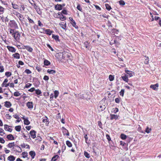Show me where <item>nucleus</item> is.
Returning a JSON list of instances; mask_svg holds the SVG:
<instances>
[{
  "label": "nucleus",
  "mask_w": 161,
  "mask_h": 161,
  "mask_svg": "<svg viewBox=\"0 0 161 161\" xmlns=\"http://www.w3.org/2000/svg\"><path fill=\"white\" fill-rule=\"evenodd\" d=\"M3 10H4V8L3 7L0 6V14H2L3 13Z\"/></svg>",
  "instance_id": "13d9d810"
},
{
  "label": "nucleus",
  "mask_w": 161,
  "mask_h": 161,
  "mask_svg": "<svg viewBox=\"0 0 161 161\" xmlns=\"http://www.w3.org/2000/svg\"><path fill=\"white\" fill-rule=\"evenodd\" d=\"M4 129L6 131H12L13 129L12 127L9 126L7 125H4Z\"/></svg>",
  "instance_id": "1a4fd4ad"
},
{
  "label": "nucleus",
  "mask_w": 161,
  "mask_h": 161,
  "mask_svg": "<svg viewBox=\"0 0 161 161\" xmlns=\"http://www.w3.org/2000/svg\"><path fill=\"white\" fill-rule=\"evenodd\" d=\"M84 155L85 156L88 158H90V155L89 153H88L86 151H84Z\"/></svg>",
  "instance_id": "f704fd0d"
},
{
  "label": "nucleus",
  "mask_w": 161,
  "mask_h": 161,
  "mask_svg": "<svg viewBox=\"0 0 161 161\" xmlns=\"http://www.w3.org/2000/svg\"><path fill=\"white\" fill-rule=\"evenodd\" d=\"M54 17L56 18H59V16H61V13H58V14L55 13L54 14Z\"/></svg>",
  "instance_id": "49530a36"
},
{
  "label": "nucleus",
  "mask_w": 161,
  "mask_h": 161,
  "mask_svg": "<svg viewBox=\"0 0 161 161\" xmlns=\"http://www.w3.org/2000/svg\"><path fill=\"white\" fill-rule=\"evenodd\" d=\"M60 26L64 29L65 30L66 28V23L65 22H61L59 23Z\"/></svg>",
  "instance_id": "4468645a"
},
{
  "label": "nucleus",
  "mask_w": 161,
  "mask_h": 161,
  "mask_svg": "<svg viewBox=\"0 0 161 161\" xmlns=\"http://www.w3.org/2000/svg\"><path fill=\"white\" fill-rule=\"evenodd\" d=\"M146 57V59H145V60L144 61V63H145V64H147L148 63V61H149L148 59H149V58H148V57Z\"/></svg>",
  "instance_id": "4d7b16f0"
},
{
  "label": "nucleus",
  "mask_w": 161,
  "mask_h": 161,
  "mask_svg": "<svg viewBox=\"0 0 161 161\" xmlns=\"http://www.w3.org/2000/svg\"><path fill=\"white\" fill-rule=\"evenodd\" d=\"M13 116L16 119H17V120H16V122H19L20 121H21V119L19 117L17 114H15Z\"/></svg>",
  "instance_id": "f8f14e48"
},
{
  "label": "nucleus",
  "mask_w": 161,
  "mask_h": 161,
  "mask_svg": "<svg viewBox=\"0 0 161 161\" xmlns=\"http://www.w3.org/2000/svg\"><path fill=\"white\" fill-rule=\"evenodd\" d=\"M24 48L26 49L30 52H31L33 50L32 48L31 47L28 46H24Z\"/></svg>",
  "instance_id": "2eb2a0df"
},
{
  "label": "nucleus",
  "mask_w": 161,
  "mask_h": 161,
  "mask_svg": "<svg viewBox=\"0 0 161 161\" xmlns=\"http://www.w3.org/2000/svg\"><path fill=\"white\" fill-rule=\"evenodd\" d=\"M61 13L63 14H66V15L67 14V11H66V10H63L61 12Z\"/></svg>",
  "instance_id": "774afa93"
},
{
  "label": "nucleus",
  "mask_w": 161,
  "mask_h": 161,
  "mask_svg": "<svg viewBox=\"0 0 161 161\" xmlns=\"http://www.w3.org/2000/svg\"><path fill=\"white\" fill-rule=\"evenodd\" d=\"M7 47L8 50L10 52H15L16 51L15 49L12 47L7 46Z\"/></svg>",
  "instance_id": "9d476101"
},
{
  "label": "nucleus",
  "mask_w": 161,
  "mask_h": 161,
  "mask_svg": "<svg viewBox=\"0 0 161 161\" xmlns=\"http://www.w3.org/2000/svg\"><path fill=\"white\" fill-rule=\"evenodd\" d=\"M43 79L45 80H49V77L45 75L43 77Z\"/></svg>",
  "instance_id": "0e129e2a"
},
{
  "label": "nucleus",
  "mask_w": 161,
  "mask_h": 161,
  "mask_svg": "<svg viewBox=\"0 0 161 161\" xmlns=\"http://www.w3.org/2000/svg\"><path fill=\"white\" fill-rule=\"evenodd\" d=\"M105 103L103 100L100 101L97 107L99 111H102L105 108Z\"/></svg>",
  "instance_id": "f257e3e1"
},
{
  "label": "nucleus",
  "mask_w": 161,
  "mask_h": 161,
  "mask_svg": "<svg viewBox=\"0 0 161 161\" xmlns=\"http://www.w3.org/2000/svg\"><path fill=\"white\" fill-rule=\"evenodd\" d=\"M9 32L10 34H12V35L13 36V34H14V33H15L14 30L12 29H10L9 30Z\"/></svg>",
  "instance_id": "e2e57ef3"
},
{
  "label": "nucleus",
  "mask_w": 161,
  "mask_h": 161,
  "mask_svg": "<svg viewBox=\"0 0 161 161\" xmlns=\"http://www.w3.org/2000/svg\"><path fill=\"white\" fill-rule=\"evenodd\" d=\"M72 20H71V24L72 25L75 27V28L77 29L78 28V27L77 25H76V23L75 22V21L72 18H71Z\"/></svg>",
  "instance_id": "412c9836"
},
{
  "label": "nucleus",
  "mask_w": 161,
  "mask_h": 161,
  "mask_svg": "<svg viewBox=\"0 0 161 161\" xmlns=\"http://www.w3.org/2000/svg\"><path fill=\"white\" fill-rule=\"evenodd\" d=\"M14 94L15 97H18L20 95V94L18 92H15Z\"/></svg>",
  "instance_id": "5fc2aeb1"
},
{
  "label": "nucleus",
  "mask_w": 161,
  "mask_h": 161,
  "mask_svg": "<svg viewBox=\"0 0 161 161\" xmlns=\"http://www.w3.org/2000/svg\"><path fill=\"white\" fill-rule=\"evenodd\" d=\"M4 68L3 66L0 65V72H3L4 71Z\"/></svg>",
  "instance_id": "603ef678"
},
{
  "label": "nucleus",
  "mask_w": 161,
  "mask_h": 161,
  "mask_svg": "<svg viewBox=\"0 0 161 161\" xmlns=\"http://www.w3.org/2000/svg\"><path fill=\"white\" fill-rule=\"evenodd\" d=\"M22 155L23 158H25L28 156L27 153L26 152H23L22 153Z\"/></svg>",
  "instance_id": "ea45409f"
},
{
  "label": "nucleus",
  "mask_w": 161,
  "mask_h": 161,
  "mask_svg": "<svg viewBox=\"0 0 161 161\" xmlns=\"http://www.w3.org/2000/svg\"><path fill=\"white\" fill-rule=\"evenodd\" d=\"M5 140L3 138L0 137V142L2 143H4L5 142Z\"/></svg>",
  "instance_id": "69168bd1"
},
{
  "label": "nucleus",
  "mask_w": 161,
  "mask_h": 161,
  "mask_svg": "<svg viewBox=\"0 0 161 161\" xmlns=\"http://www.w3.org/2000/svg\"><path fill=\"white\" fill-rule=\"evenodd\" d=\"M85 46V47L88 49H89V44L87 42H85L84 43Z\"/></svg>",
  "instance_id": "a19ab883"
},
{
  "label": "nucleus",
  "mask_w": 161,
  "mask_h": 161,
  "mask_svg": "<svg viewBox=\"0 0 161 161\" xmlns=\"http://www.w3.org/2000/svg\"><path fill=\"white\" fill-rule=\"evenodd\" d=\"M58 157L59 156L58 155H55L52 158L51 160L53 161H56Z\"/></svg>",
  "instance_id": "c9c22d12"
},
{
  "label": "nucleus",
  "mask_w": 161,
  "mask_h": 161,
  "mask_svg": "<svg viewBox=\"0 0 161 161\" xmlns=\"http://www.w3.org/2000/svg\"><path fill=\"white\" fill-rule=\"evenodd\" d=\"M109 79L110 81H112L114 79V76L112 75H109Z\"/></svg>",
  "instance_id": "79ce46f5"
},
{
  "label": "nucleus",
  "mask_w": 161,
  "mask_h": 161,
  "mask_svg": "<svg viewBox=\"0 0 161 161\" xmlns=\"http://www.w3.org/2000/svg\"><path fill=\"white\" fill-rule=\"evenodd\" d=\"M106 136L107 138L108 141H111V138L110 137V136L108 134H107L106 135Z\"/></svg>",
  "instance_id": "338daca9"
},
{
  "label": "nucleus",
  "mask_w": 161,
  "mask_h": 161,
  "mask_svg": "<svg viewBox=\"0 0 161 161\" xmlns=\"http://www.w3.org/2000/svg\"><path fill=\"white\" fill-rule=\"evenodd\" d=\"M15 146V143L14 142L9 143L8 145V147L9 148H12Z\"/></svg>",
  "instance_id": "7c9ffc66"
},
{
  "label": "nucleus",
  "mask_w": 161,
  "mask_h": 161,
  "mask_svg": "<svg viewBox=\"0 0 161 161\" xmlns=\"http://www.w3.org/2000/svg\"><path fill=\"white\" fill-rule=\"evenodd\" d=\"M158 87V84H156L154 85H152L150 86V88L155 90L156 89H157Z\"/></svg>",
  "instance_id": "9b49d317"
},
{
  "label": "nucleus",
  "mask_w": 161,
  "mask_h": 161,
  "mask_svg": "<svg viewBox=\"0 0 161 161\" xmlns=\"http://www.w3.org/2000/svg\"><path fill=\"white\" fill-rule=\"evenodd\" d=\"M110 117L111 119L113 120L114 119L116 120L118 118L119 116L117 115L111 114H110Z\"/></svg>",
  "instance_id": "39448f33"
},
{
  "label": "nucleus",
  "mask_w": 161,
  "mask_h": 161,
  "mask_svg": "<svg viewBox=\"0 0 161 161\" xmlns=\"http://www.w3.org/2000/svg\"><path fill=\"white\" fill-rule=\"evenodd\" d=\"M66 144L67 146L69 147H71L72 146V144L71 142L69 141H67L66 142Z\"/></svg>",
  "instance_id": "58836bf2"
},
{
  "label": "nucleus",
  "mask_w": 161,
  "mask_h": 161,
  "mask_svg": "<svg viewBox=\"0 0 161 161\" xmlns=\"http://www.w3.org/2000/svg\"><path fill=\"white\" fill-rule=\"evenodd\" d=\"M44 64L45 65L48 66L50 64V62L47 60L45 59L44 60Z\"/></svg>",
  "instance_id": "2f4dec72"
},
{
  "label": "nucleus",
  "mask_w": 161,
  "mask_h": 161,
  "mask_svg": "<svg viewBox=\"0 0 161 161\" xmlns=\"http://www.w3.org/2000/svg\"><path fill=\"white\" fill-rule=\"evenodd\" d=\"M59 93L58 91L55 90L54 91V97L55 98H56L58 96Z\"/></svg>",
  "instance_id": "72a5a7b5"
},
{
  "label": "nucleus",
  "mask_w": 161,
  "mask_h": 161,
  "mask_svg": "<svg viewBox=\"0 0 161 161\" xmlns=\"http://www.w3.org/2000/svg\"><path fill=\"white\" fill-rule=\"evenodd\" d=\"M119 4L120 5L123 6V5H124L125 4V2L123 0H120L119 1Z\"/></svg>",
  "instance_id": "a18cd8bd"
},
{
  "label": "nucleus",
  "mask_w": 161,
  "mask_h": 161,
  "mask_svg": "<svg viewBox=\"0 0 161 161\" xmlns=\"http://www.w3.org/2000/svg\"><path fill=\"white\" fill-rule=\"evenodd\" d=\"M105 6L106 9L108 11H109L112 8L111 6L108 4H105Z\"/></svg>",
  "instance_id": "e433bc0d"
},
{
  "label": "nucleus",
  "mask_w": 161,
  "mask_h": 161,
  "mask_svg": "<svg viewBox=\"0 0 161 161\" xmlns=\"http://www.w3.org/2000/svg\"><path fill=\"white\" fill-rule=\"evenodd\" d=\"M17 14V13H16ZM20 20L22 21L23 19V16L20 13H17L16 16Z\"/></svg>",
  "instance_id": "cd10ccee"
},
{
  "label": "nucleus",
  "mask_w": 161,
  "mask_h": 161,
  "mask_svg": "<svg viewBox=\"0 0 161 161\" xmlns=\"http://www.w3.org/2000/svg\"><path fill=\"white\" fill-rule=\"evenodd\" d=\"M22 119L24 120V124L26 125H28L30 124V122L28 120L27 118H25V116H23V117H22Z\"/></svg>",
  "instance_id": "20e7f679"
},
{
  "label": "nucleus",
  "mask_w": 161,
  "mask_h": 161,
  "mask_svg": "<svg viewBox=\"0 0 161 161\" xmlns=\"http://www.w3.org/2000/svg\"><path fill=\"white\" fill-rule=\"evenodd\" d=\"M44 31L45 33L49 35H51L53 31L49 29L44 30Z\"/></svg>",
  "instance_id": "6e6552de"
},
{
  "label": "nucleus",
  "mask_w": 161,
  "mask_h": 161,
  "mask_svg": "<svg viewBox=\"0 0 161 161\" xmlns=\"http://www.w3.org/2000/svg\"><path fill=\"white\" fill-rule=\"evenodd\" d=\"M21 127L20 125H18L16 126L15 128V129L16 131H20L21 129Z\"/></svg>",
  "instance_id": "09e8293b"
},
{
  "label": "nucleus",
  "mask_w": 161,
  "mask_h": 161,
  "mask_svg": "<svg viewBox=\"0 0 161 161\" xmlns=\"http://www.w3.org/2000/svg\"><path fill=\"white\" fill-rule=\"evenodd\" d=\"M34 5V8L36 9L37 13L39 14H41V13L40 9L38 8V7L37 6H36L35 5Z\"/></svg>",
  "instance_id": "c85d7f7f"
},
{
  "label": "nucleus",
  "mask_w": 161,
  "mask_h": 161,
  "mask_svg": "<svg viewBox=\"0 0 161 161\" xmlns=\"http://www.w3.org/2000/svg\"><path fill=\"white\" fill-rule=\"evenodd\" d=\"M12 7L15 9H19L18 6L15 4H14L13 3H12Z\"/></svg>",
  "instance_id": "c756f323"
},
{
  "label": "nucleus",
  "mask_w": 161,
  "mask_h": 161,
  "mask_svg": "<svg viewBox=\"0 0 161 161\" xmlns=\"http://www.w3.org/2000/svg\"><path fill=\"white\" fill-rule=\"evenodd\" d=\"M11 105V104L9 102L6 101L5 102L4 106L7 108H9Z\"/></svg>",
  "instance_id": "dca6fc26"
},
{
  "label": "nucleus",
  "mask_w": 161,
  "mask_h": 161,
  "mask_svg": "<svg viewBox=\"0 0 161 161\" xmlns=\"http://www.w3.org/2000/svg\"><path fill=\"white\" fill-rule=\"evenodd\" d=\"M125 72L127 75H129V77H131L134 74V73L132 71L126 69L125 70Z\"/></svg>",
  "instance_id": "423d86ee"
},
{
  "label": "nucleus",
  "mask_w": 161,
  "mask_h": 161,
  "mask_svg": "<svg viewBox=\"0 0 161 161\" xmlns=\"http://www.w3.org/2000/svg\"><path fill=\"white\" fill-rule=\"evenodd\" d=\"M25 72L27 74H30L31 73V72L29 69H26L25 70Z\"/></svg>",
  "instance_id": "6e6d98bb"
},
{
  "label": "nucleus",
  "mask_w": 161,
  "mask_h": 161,
  "mask_svg": "<svg viewBox=\"0 0 161 161\" xmlns=\"http://www.w3.org/2000/svg\"><path fill=\"white\" fill-rule=\"evenodd\" d=\"M120 137L123 140H125L127 136L124 134H122L120 135Z\"/></svg>",
  "instance_id": "37998d69"
},
{
  "label": "nucleus",
  "mask_w": 161,
  "mask_h": 161,
  "mask_svg": "<svg viewBox=\"0 0 161 161\" xmlns=\"http://www.w3.org/2000/svg\"><path fill=\"white\" fill-rule=\"evenodd\" d=\"M7 138L9 140H13L14 139V137L12 134H9L7 136Z\"/></svg>",
  "instance_id": "5701e85b"
},
{
  "label": "nucleus",
  "mask_w": 161,
  "mask_h": 161,
  "mask_svg": "<svg viewBox=\"0 0 161 161\" xmlns=\"http://www.w3.org/2000/svg\"><path fill=\"white\" fill-rule=\"evenodd\" d=\"M115 101L116 103H119L120 101V99L119 98H116L115 99Z\"/></svg>",
  "instance_id": "bf43d9fd"
},
{
  "label": "nucleus",
  "mask_w": 161,
  "mask_h": 161,
  "mask_svg": "<svg viewBox=\"0 0 161 161\" xmlns=\"http://www.w3.org/2000/svg\"><path fill=\"white\" fill-rule=\"evenodd\" d=\"M59 18L62 21H64L66 19V17L61 14V16H59Z\"/></svg>",
  "instance_id": "4c0bfd02"
},
{
  "label": "nucleus",
  "mask_w": 161,
  "mask_h": 161,
  "mask_svg": "<svg viewBox=\"0 0 161 161\" xmlns=\"http://www.w3.org/2000/svg\"><path fill=\"white\" fill-rule=\"evenodd\" d=\"M76 8L78 10H80V11H81L82 8L80 7V6L79 4H78L77 5Z\"/></svg>",
  "instance_id": "052dcab7"
},
{
  "label": "nucleus",
  "mask_w": 161,
  "mask_h": 161,
  "mask_svg": "<svg viewBox=\"0 0 161 161\" xmlns=\"http://www.w3.org/2000/svg\"><path fill=\"white\" fill-rule=\"evenodd\" d=\"M52 38L57 42L59 41V36L58 35H54L53 34Z\"/></svg>",
  "instance_id": "b1692460"
},
{
  "label": "nucleus",
  "mask_w": 161,
  "mask_h": 161,
  "mask_svg": "<svg viewBox=\"0 0 161 161\" xmlns=\"http://www.w3.org/2000/svg\"><path fill=\"white\" fill-rule=\"evenodd\" d=\"M5 75L7 77H9L11 75V73L10 72H7L5 73Z\"/></svg>",
  "instance_id": "3c124183"
},
{
  "label": "nucleus",
  "mask_w": 161,
  "mask_h": 161,
  "mask_svg": "<svg viewBox=\"0 0 161 161\" xmlns=\"http://www.w3.org/2000/svg\"><path fill=\"white\" fill-rule=\"evenodd\" d=\"M62 54V57L63 58H65L69 57V56L68 55L67 53L65 52H63Z\"/></svg>",
  "instance_id": "393cba45"
},
{
  "label": "nucleus",
  "mask_w": 161,
  "mask_h": 161,
  "mask_svg": "<svg viewBox=\"0 0 161 161\" xmlns=\"http://www.w3.org/2000/svg\"><path fill=\"white\" fill-rule=\"evenodd\" d=\"M26 106L29 108H33V103L32 102H28Z\"/></svg>",
  "instance_id": "ddd939ff"
},
{
  "label": "nucleus",
  "mask_w": 161,
  "mask_h": 161,
  "mask_svg": "<svg viewBox=\"0 0 161 161\" xmlns=\"http://www.w3.org/2000/svg\"><path fill=\"white\" fill-rule=\"evenodd\" d=\"M8 25L11 27L18 28L17 25L14 20H10L9 22Z\"/></svg>",
  "instance_id": "f03ea898"
},
{
  "label": "nucleus",
  "mask_w": 161,
  "mask_h": 161,
  "mask_svg": "<svg viewBox=\"0 0 161 161\" xmlns=\"http://www.w3.org/2000/svg\"><path fill=\"white\" fill-rule=\"evenodd\" d=\"M94 6L99 11L101 10V8L98 6L97 5H94Z\"/></svg>",
  "instance_id": "680f3d73"
},
{
  "label": "nucleus",
  "mask_w": 161,
  "mask_h": 161,
  "mask_svg": "<svg viewBox=\"0 0 161 161\" xmlns=\"http://www.w3.org/2000/svg\"><path fill=\"white\" fill-rule=\"evenodd\" d=\"M13 36L16 41H18L20 39V35L19 32L16 31Z\"/></svg>",
  "instance_id": "7ed1b4c3"
},
{
  "label": "nucleus",
  "mask_w": 161,
  "mask_h": 161,
  "mask_svg": "<svg viewBox=\"0 0 161 161\" xmlns=\"http://www.w3.org/2000/svg\"><path fill=\"white\" fill-rule=\"evenodd\" d=\"M5 117L7 119H10L12 118V117L8 114H7L5 115Z\"/></svg>",
  "instance_id": "864d4df0"
},
{
  "label": "nucleus",
  "mask_w": 161,
  "mask_h": 161,
  "mask_svg": "<svg viewBox=\"0 0 161 161\" xmlns=\"http://www.w3.org/2000/svg\"><path fill=\"white\" fill-rule=\"evenodd\" d=\"M55 8L56 9L59 10L62 9V7L60 4H57L55 6Z\"/></svg>",
  "instance_id": "bb28decb"
},
{
  "label": "nucleus",
  "mask_w": 161,
  "mask_h": 161,
  "mask_svg": "<svg viewBox=\"0 0 161 161\" xmlns=\"http://www.w3.org/2000/svg\"><path fill=\"white\" fill-rule=\"evenodd\" d=\"M124 92L125 90L124 89H121L119 92L120 95L122 97H123L124 96Z\"/></svg>",
  "instance_id": "8fccbe9b"
},
{
  "label": "nucleus",
  "mask_w": 161,
  "mask_h": 161,
  "mask_svg": "<svg viewBox=\"0 0 161 161\" xmlns=\"http://www.w3.org/2000/svg\"><path fill=\"white\" fill-rule=\"evenodd\" d=\"M15 157L13 156L10 155L8 156L7 158L8 160L10 161H14L15 159Z\"/></svg>",
  "instance_id": "a211bd4d"
},
{
  "label": "nucleus",
  "mask_w": 161,
  "mask_h": 161,
  "mask_svg": "<svg viewBox=\"0 0 161 161\" xmlns=\"http://www.w3.org/2000/svg\"><path fill=\"white\" fill-rule=\"evenodd\" d=\"M9 85V84H7L6 83L3 82L2 84V86L3 87H8Z\"/></svg>",
  "instance_id": "de8ad7c7"
},
{
  "label": "nucleus",
  "mask_w": 161,
  "mask_h": 161,
  "mask_svg": "<svg viewBox=\"0 0 161 161\" xmlns=\"http://www.w3.org/2000/svg\"><path fill=\"white\" fill-rule=\"evenodd\" d=\"M29 154L31 156L32 158L33 159L34 158L36 155V153L34 151H31L29 153Z\"/></svg>",
  "instance_id": "aec40b11"
},
{
  "label": "nucleus",
  "mask_w": 161,
  "mask_h": 161,
  "mask_svg": "<svg viewBox=\"0 0 161 161\" xmlns=\"http://www.w3.org/2000/svg\"><path fill=\"white\" fill-rule=\"evenodd\" d=\"M36 132V131H30V134L31 135V137L33 139L35 138L36 137L35 134Z\"/></svg>",
  "instance_id": "f3484780"
},
{
  "label": "nucleus",
  "mask_w": 161,
  "mask_h": 161,
  "mask_svg": "<svg viewBox=\"0 0 161 161\" xmlns=\"http://www.w3.org/2000/svg\"><path fill=\"white\" fill-rule=\"evenodd\" d=\"M42 121L45 123L46 125H47L48 123V119L46 117H44L43 118Z\"/></svg>",
  "instance_id": "4be33fe9"
},
{
  "label": "nucleus",
  "mask_w": 161,
  "mask_h": 161,
  "mask_svg": "<svg viewBox=\"0 0 161 161\" xmlns=\"http://www.w3.org/2000/svg\"><path fill=\"white\" fill-rule=\"evenodd\" d=\"M47 72L48 73L50 74H53L56 73V71L55 70L49 69H48L47 70Z\"/></svg>",
  "instance_id": "a878e982"
},
{
  "label": "nucleus",
  "mask_w": 161,
  "mask_h": 161,
  "mask_svg": "<svg viewBox=\"0 0 161 161\" xmlns=\"http://www.w3.org/2000/svg\"><path fill=\"white\" fill-rule=\"evenodd\" d=\"M121 77L124 81L127 82H128L129 79L127 76L125 74H123Z\"/></svg>",
  "instance_id": "0eeeda50"
},
{
  "label": "nucleus",
  "mask_w": 161,
  "mask_h": 161,
  "mask_svg": "<svg viewBox=\"0 0 161 161\" xmlns=\"http://www.w3.org/2000/svg\"><path fill=\"white\" fill-rule=\"evenodd\" d=\"M35 91L36 92V93L37 95H40L42 93L41 91L39 89L36 90Z\"/></svg>",
  "instance_id": "c03bdc74"
},
{
  "label": "nucleus",
  "mask_w": 161,
  "mask_h": 161,
  "mask_svg": "<svg viewBox=\"0 0 161 161\" xmlns=\"http://www.w3.org/2000/svg\"><path fill=\"white\" fill-rule=\"evenodd\" d=\"M13 56L16 59H19L20 58V55L18 53H15L13 54Z\"/></svg>",
  "instance_id": "6ab92c4d"
},
{
  "label": "nucleus",
  "mask_w": 161,
  "mask_h": 161,
  "mask_svg": "<svg viewBox=\"0 0 161 161\" xmlns=\"http://www.w3.org/2000/svg\"><path fill=\"white\" fill-rule=\"evenodd\" d=\"M118 109L117 108H116L112 109V113L114 114H116L117 112H118Z\"/></svg>",
  "instance_id": "473e14b6"
}]
</instances>
